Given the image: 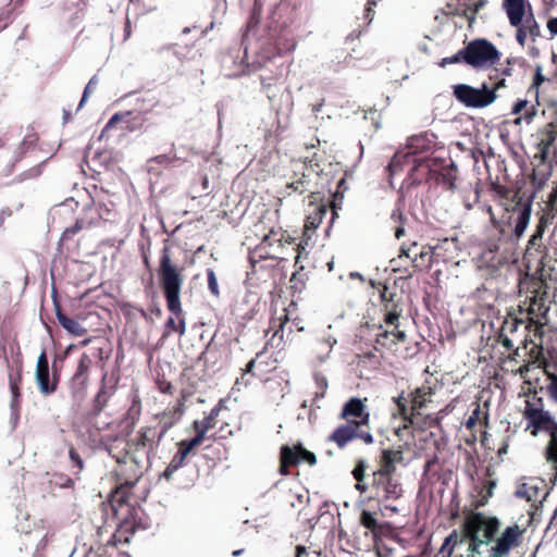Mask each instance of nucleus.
Returning <instances> with one entry per match:
<instances>
[{
	"label": "nucleus",
	"mask_w": 557,
	"mask_h": 557,
	"mask_svg": "<svg viewBox=\"0 0 557 557\" xmlns=\"http://www.w3.org/2000/svg\"><path fill=\"white\" fill-rule=\"evenodd\" d=\"M499 530L498 518L474 511L465 517L460 529L472 555L507 557L512 548L521 544L523 530L518 524L509 525L503 532Z\"/></svg>",
	"instance_id": "f257e3e1"
},
{
	"label": "nucleus",
	"mask_w": 557,
	"mask_h": 557,
	"mask_svg": "<svg viewBox=\"0 0 557 557\" xmlns=\"http://www.w3.org/2000/svg\"><path fill=\"white\" fill-rule=\"evenodd\" d=\"M549 383L546 386L548 396L557 404V375L547 373ZM544 400L534 392L525 400L523 417L528 421V428H532L531 434L536 436L539 432L548 434L549 440L545 447V458L550 463L557 478V421L548 410H545Z\"/></svg>",
	"instance_id": "f03ea898"
},
{
	"label": "nucleus",
	"mask_w": 557,
	"mask_h": 557,
	"mask_svg": "<svg viewBox=\"0 0 557 557\" xmlns=\"http://www.w3.org/2000/svg\"><path fill=\"white\" fill-rule=\"evenodd\" d=\"M509 213L507 222L504 221L498 235H493L486 242L487 249L483 258L496 264L503 263L505 255L511 252L518 240L524 234L531 219V201H518L512 208L506 209Z\"/></svg>",
	"instance_id": "7ed1b4c3"
},
{
	"label": "nucleus",
	"mask_w": 557,
	"mask_h": 557,
	"mask_svg": "<svg viewBox=\"0 0 557 557\" xmlns=\"http://www.w3.org/2000/svg\"><path fill=\"white\" fill-rule=\"evenodd\" d=\"M367 398L351 397L342 408L339 419L346 423L338 425L329 436V441L339 449L345 448L354 440H360L367 445L374 442L370 430V412L366 405Z\"/></svg>",
	"instance_id": "20e7f679"
},
{
	"label": "nucleus",
	"mask_w": 557,
	"mask_h": 557,
	"mask_svg": "<svg viewBox=\"0 0 557 557\" xmlns=\"http://www.w3.org/2000/svg\"><path fill=\"white\" fill-rule=\"evenodd\" d=\"M159 276L162 292L164 295L166 309L171 315L165 322L168 331L184 335L186 332V313L181 302V287L183 275L172 264L168 249H164L160 258Z\"/></svg>",
	"instance_id": "39448f33"
},
{
	"label": "nucleus",
	"mask_w": 557,
	"mask_h": 557,
	"mask_svg": "<svg viewBox=\"0 0 557 557\" xmlns=\"http://www.w3.org/2000/svg\"><path fill=\"white\" fill-rule=\"evenodd\" d=\"M436 388L437 381L426 379L421 386L413 388L408 394L401 392L397 397L393 398L394 404L397 406V413L393 416H398L404 421V425L396 430V435L399 436L403 430H409L416 425L417 418L433 401Z\"/></svg>",
	"instance_id": "423d86ee"
},
{
	"label": "nucleus",
	"mask_w": 557,
	"mask_h": 557,
	"mask_svg": "<svg viewBox=\"0 0 557 557\" xmlns=\"http://www.w3.org/2000/svg\"><path fill=\"white\" fill-rule=\"evenodd\" d=\"M139 482V474L134 479H125L121 481L115 487L116 500L119 508L115 509V515L119 516L121 511H125L117 523V530L113 539L109 542L110 544L115 541L114 546L120 543H128L129 535H134L139 529V518L137 515V506H139V498H135L134 503H131L133 496V490Z\"/></svg>",
	"instance_id": "0eeeda50"
},
{
	"label": "nucleus",
	"mask_w": 557,
	"mask_h": 557,
	"mask_svg": "<svg viewBox=\"0 0 557 557\" xmlns=\"http://www.w3.org/2000/svg\"><path fill=\"white\" fill-rule=\"evenodd\" d=\"M133 406L128 409L124 419L121 421L119 425V434L110 438L114 442H124L125 445L122 449L124 451V456L121 457L113 455V447L107 443H103V440L101 441V443L103 444L104 449L114 458H116L119 463H126L127 460L129 459L135 466H139V458L137 456V450L139 446V432L132 441L127 440V437H129L134 432L136 420L139 419L138 389L133 386Z\"/></svg>",
	"instance_id": "6e6552de"
},
{
	"label": "nucleus",
	"mask_w": 557,
	"mask_h": 557,
	"mask_svg": "<svg viewBox=\"0 0 557 557\" xmlns=\"http://www.w3.org/2000/svg\"><path fill=\"white\" fill-rule=\"evenodd\" d=\"M499 60L496 47L484 38H476L460 49L451 57L443 58L438 63L441 67L448 64L465 63L473 69H482L492 65Z\"/></svg>",
	"instance_id": "1a4fd4ad"
},
{
	"label": "nucleus",
	"mask_w": 557,
	"mask_h": 557,
	"mask_svg": "<svg viewBox=\"0 0 557 557\" xmlns=\"http://www.w3.org/2000/svg\"><path fill=\"white\" fill-rule=\"evenodd\" d=\"M119 307L121 313L126 320L123 333L119 337L115 358L116 364L122 368L134 363L139 354V342L136 323V310H138V308L128 301H121Z\"/></svg>",
	"instance_id": "9d476101"
},
{
	"label": "nucleus",
	"mask_w": 557,
	"mask_h": 557,
	"mask_svg": "<svg viewBox=\"0 0 557 557\" xmlns=\"http://www.w3.org/2000/svg\"><path fill=\"white\" fill-rule=\"evenodd\" d=\"M556 218L557 198H554V196L549 195L545 208L540 213L535 231L530 237L525 249V258L529 260V262L533 259H536L539 263V270L541 271V276H544L545 268L547 267V249L543 244V235L546 228L553 224Z\"/></svg>",
	"instance_id": "9b49d317"
},
{
	"label": "nucleus",
	"mask_w": 557,
	"mask_h": 557,
	"mask_svg": "<svg viewBox=\"0 0 557 557\" xmlns=\"http://www.w3.org/2000/svg\"><path fill=\"white\" fill-rule=\"evenodd\" d=\"M289 321L288 310L286 307H282L280 310L276 307H272L271 309V318L270 325L267 330V334L269 332H273L270 339L265 343L264 349L256 355V358L251 359L243 370L242 376L236 380L235 385L244 384L245 386L250 384V380L246 379V375L250 374L251 376H260L257 372H255V368L259 363L258 360L263 355L264 350L269 347L271 348H280L283 344V329L284 325Z\"/></svg>",
	"instance_id": "f8f14e48"
},
{
	"label": "nucleus",
	"mask_w": 557,
	"mask_h": 557,
	"mask_svg": "<svg viewBox=\"0 0 557 557\" xmlns=\"http://www.w3.org/2000/svg\"><path fill=\"white\" fill-rule=\"evenodd\" d=\"M368 491L370 492V498L379 504H384L386 509H392L389 503L399 499L404 493L401 483L394 474L377 471L372 472Z\"/></svg>",
	"instance_id": "ddd939ff"
},
{
	"label": "nucleus",
	"mask_w": 557,
	"mask_h": 557,
	"mask_svg": "<svg viewBox=\"0 0 557 557\" xmlns=\"http://www.w3.org/2000/svg\"><path fill=\"white\" fill-rule=\"evenodd\" d=\"M309 211L304 225L302 237L300 242L296 245V262L300 258L301 252L309 246L315 230L321 224L324 215L327 213V203L322 201V197L320 193L312 191L309 195Z\"/></svg>",
	"instance_id": "4468645a"
},
{
	"label": "nucleus",
	"mask_w": 557,
	"mask_h": 557,
	"mask_svg": "<svg viewBox=\"0 0 557 557\" xmlns=\"http://www.w3.org/2000/svg\"><path fill=\"white\" fill-rule=\"evenodd\" d=\"M536 139V153L533 156L536 165L557 162V117L537 131Z\"/></svg>",
	"instance_id": "2eb2a0df"
},
{
	"label": "nucleus",
	"mask_w": 557,
	"mask_h": 557,
	"mask_svg": "<svg viewBox=\"0 0 557 557\" xmlns=\"http://www.w3.org/2000/svg\"><path fill=\"white\" fill-rule=\"evenodd\" d=\"M453 95L458 102L473 109L485 108L497 98L494 90H490L486 84H482L480 88L467 84H457L453 86Z\"/></svg>",
	"instance_id": "dca6fc26"
},
{
	"label": "nucleus",
	"mask_w": 557,
	"mask_h": 557,
	"mask_svg": "<svg viewBox=\"0 0 557 557\" xmlns=\"http://www.w3.org/2000/svg\"><path fill=\"white\" fill-rule=\"evenodd\" d=\"M546 289V284L541 280L537 287L532 292L533 295L530 297V304L527 310L529 323L524 325V331L531 325H534L535 331H539L540 327L548 323L547 313L549 307L547 306L548 293Z\"/></svg>",
	"instance_id": "f3484780"
},
{
	"label": "nucleus",
	"mask_w": 557,
	"mask_h": 557,
	"mask_svg": "<svg viewBox=\"0 0 557 557\" xmlns=\"http://www.w3.org/2000/svg\"><path fill=\"white\" fill-rule=\"evenodd\" d=\"M527 325L522 319L513 315H509L503 322L500 330L497 335V343L500 344L507 351H512L509 357L516 360L519 356V348H515V341H519L523 344L524 348L528 347L527 336L521 338V334L518 335L519 327Z\"/></svg>",
	"instance_id": "a211bd4d"
},
{
	"label": "nucleus",
	"mask_w": 557,
	"mask_h": 557,
	"mask_svg": "<svg viewBox=\"0 0 557 557\" xmlns=\"http://www.w3.org/2000/svg\"><path fill=\"white\" fill-rule=\"evenodd\" d=\"M300 462H306L309 466L317 463V457L312 451L307 450L302 444L298 443L293 446L283 445L280 450V468L278 472L282 475L289 474V468L296 467Z\"/></svg>",
	"instance_id": "6ab92c4d"
},
{
	"label": "nucleus",
	"mask_w": 557,
	"mask_h": 557,
	"mask_svg": "<svg viewBox=\"0 0 557 557\" xmlns=\"http://www.w3.org/2000/svg\"><path fill=\"white\" fill-rule=\"evenodd\" d=\"M90 364V357L86 352H84L79 357L75 373L73 374L69 382L71 396L75 404H81L87 395Z\"/></svg>",
	"instance_id": "aec40b11"
},
{
	"label": "nucleus",
	"mask_w": 557,
	"mask_h": 557,
	"mask_svg": "<svg viewBox=\"0 0 557 557\" xmlns=\"http://www.w3.org/2000/svg\"><path fill=\"white\" fill-rule=\"evenodd\" d=\"M114 127H117L120 131L119 138L121 143L129 134H135L134 139H136L138 137L136 132L139 129V111L125 110L113 113L106 123L104 131H110Z\"/></svg>",
	"instance_id": "412c9836"
},
{
	"label": "nucleus",
	"mask_w": 557,
	"mask_h": 557,
	"mask_svg": "<svg viewBox=\"0 0 557 557\" xmlns=\"http://www.w3.org/2000/svg\"><path fill=\"white\" fill-rule=\"evenodd\" d=\"M386 326L392 329L389 330L385 329L383 325H379L377 333L375 335L376 345L394 354H401L403 346L407 341L406 333L399 330V322L395 323V325Z\"/></svg>",
	"instance_id": "4be33fe9"
},
{
	"label": "nucleus",
	"mask_w": 557,
	"mask_h": 557,
	"mask_svg": "<svg viewBox=\"0 0 557 557\" xmlns=\"http://www.w3.org/2000/svg\"><path fill=\"white\" fill-rule=\"evenodd\" d=\"M243 44H245V55L247 57L248 50L256 47H262L263 50L260 57L264 60L274 58L277 54H282L284 51H289L295 47L293 42L290 46L282 49L278 47V40L285 39V37H244Z\"/></svg>",
	"instance_id": "5701e85b"
},
{
	"label": "nucleus",
	"mask_w": 557,
	"mask_h": 557,
	"mask_svg": "<svg viewBox=\"0 0 557 557\" xmlns=\"http://www.w3.org/2000/svg\"><path fill=\"white\" fill-rule=\"evenodd\" d=\"M436 172V158H417L408 173L410 186H418L422 183H431Z\"/></svg>",
	"instance_id": "b1692460"
},
{
	"label": "nucleus",
	"mask_w": 557,
	"mask_h": 557,
	"mask_svg": "<svg viewBox=\"0 0 557 557\" xmlns=\"http://www.w3.org/2000/svg\"><path fill=\"white\" fill-rule=\"evenodd\" d=\"M405 445L395 447L382 448L377 457V469L375 471L394 474L397 470V465H405Z\"/></svg>",
	"instance_id": "393cba45"
},
{
	"label": "nucleus",
	"mask_w": 557,
	"mask_h": 557,
	"mask_svg": "<svg viewBox=\"0 0 557 557\" xmlns=\"http://www.w3.org/2000/svg\"><path fill=\"white\" fill-rule=\"evenodd\" d=\"M223 399H221L216 406H214L210 413L205 417L202 420H195L193 422V429L196 432V435L190 438L189 441L195 444L197 447L200 446L203 441L206 440L207 433L215 428L216 425V418L219 417L220 411L223 408Z\"/></svg>",
	"instance_id": "a878e982"
},
{
	"label": "nucleus",
	"mask_w": 557,
	"mask_h": 557,
	"mask_svg": "<svg viewBox=\"0 0 557 557\" xmlns=\"http://www.w3.org/2000/svg\"><path fill=\"white\" fill-rule=\"evenodd\" d=\"M458 168L453 162L445 163L444 160L436 159V172L433 175L432 182L436 186H442L447 190L456 188Z\"/></svg>",
	"instance_id": "bb28decb"
},
{
	"label": "nucleus",
	"mask_w": 557,
	"mask_h": 557,
	"mask_svg": "<svg viewBox=\"0 0 557 557\" xmlns=\"http://www.w3.org/2000/svg\"><path fill=\"white\" fill-rule=\"evenodd\" d=\"M195 448H197V446L188 440L178 442L177 451L163 471L162 476L168 481L171 480L174 472L184 466L187 456L191 454Z\"/></svg>",
	"instance_id": "cd10ccee"
},
{
	"label": "nucleus",
	"mask_w": 557,
	"mask_h": 557,
	"mask_svg": "<svg viewBox=\"0 0 557 557\" xmlns=\"http://www.w3.org/2000/svg\"><path fill=\"white\" fill-rule=\"evenodd\" d=\"M34 375L38 391L42 396L47 397L57 392L60 379L55 366L53 367V371H50V369L40 372L35 371Z\"/></svg>",
	"instance_id": "c85d7f7f"
},
{
	"label": "nucleus",
	"mask_w": 557,
	"mask_h": 557,
	"mask_svg": "<svg viewBox=\"0 0 557 557\" xmlns=\"http://www.w3.org/2000/svg\"><path fill=\"white\" fill-rule=\"evenodd\" d=\"M52 300H53V309L55 318L59 322V324L70 334L73 336H83L87 333V329L84 327L76 319L67 317L62 308L60 302L58 301L55 297V293H52Z\"/></svg>",
	"instance_id": "c756f323"
},
{
	"label": "nucleus",
	"mask_w": 557,
	"mask_h": 557,
	"mask_svg": "<svg viewBox=\"0 0 557 557\" xmlns=\"http://www.w3.org/2000/svg\"><path fill=\"white\" fill-rule=\"evenodd\" d=\"M524 1L525 0H504V8L506 9L509 22L512 26L517 27L516 35H527L524 27L521 26L525 14Z\"/></svg>",
	"instance_id": "7c9ffc66"
},
{
	"label": "nucleus",
	"mask_w": 557,
	"mask_h": 557,
	"mask_svg": "<svg viewBox=\"0 0 557 557\" xmlns=\"http://www.w3.org/2000/svg\"><path fill=\"white\" fill-rule=\"evenodd\" d=\"M111 396L107 386V373L102 375L101 385L91 400V408L86 412V419L91 422V419H97Z\"/></svg>",
	"instance_id": "2f4dec72"
},
{
	"label": "nucleus",
	"mask_w": 557,
	"mask_h": 557,
	"mask_svg": "<svg viewBox=\"0 0 557 557\" xmlns=\"http://www.w3.org/2000/svg\"><path fill=\"white\" fill-rule=\"evenodd\" d=\"M359 522L363 528H366L372 533L374 540L386 534V532L389 529L387 522H381L377 520L376 512H372L369 510L361 511Z\"/></svg>",
	"instance_id": "473e14b6"
},
{
	"label": "nucleus",
	"mask_w": 557,
	"mask_h": 557,
	"mask_svg": "<svg viewBox=\"0 0 557 557\" xmlns=\"http://www.w3.org/2000/svg\"><path fill=\"white\" fill-rule=\"evenodd\" d=\"M284 237L285 233L281 227L271 226L269 232L263 235L262 242L255 249L253 255H258L259 258H271L272 256L267 251V247H272L275 243L281 245Z\"/></svg>",
	"instance_id": "72a5a7b5"
},
{
	"label": "nucleus",
	"mask_w": 557,
	"mask_h": 557,
	"mask_svg": "<svg viewBox=\"0 0 557 557\" xmlns=\"http://www.w3.org/2000/svg\"><path fill=\"white\" fill-rule=\"evenodd\" d=\"M412 162H414V157L412 153L398 151L396 152L391 162L388 163L386 170L388 171L389 177L403 172L406 166H412Z\"/></svg>",
	"instance_id": "f704fd0d"
},
{
	"label": "nucleus",
	"mask_w": 557,
	"mask_h": 557,
	"mask_svg": "<svg viewBox=\"0 0 557 557\" xmlns=\"http://www.w3.org/2000/svg\"><path fill=\"white\" fill-rule=\"evenodd\" d=\"M382 306L384 311L383 321L386 325H395V323L399 322L403 313L401 297L386 301Z\"/></svg>",
	"instance_id": "c9c22d12"
},
{
	"label": "nucleus",
	"mask_w": 557,
	"mask_h": 557,
	"mask_svg": "<svg viewBox=\"0 0 557 557\" xmlns=\"http://www.w3.org/2000/svg\"><path fill=\"white\" fill-rule=\"evenodd\" d=\"M434 248L430 245H422L419 250L418 258L411 261V268L414 273L418 271L429 270L433 264Z\"/></svg>",
	"instance_id": "e433bc0d"
},
{
	"label": "nucleus",
	"mask_w": 557,
	"mask_h": 557,
	"mask_svg": "<svg viewBox=\"0 0 557 557\" xmlns=\"http://www.w3.org/2000/svg\"><path fill=\"white\" fill-rule=\"evenodd\" d=\"M511 113L516 115L522 114L515 120V124H520L522 120L530 123L532 119L535 116L536 110L534 106L529 104L528 100L519 99L518 101L515 102Z\"/></svg>",
	"instance_id": "4c0bfd02"
},
{
	"label": "nucleus",
	"mask_w": 557,
	"mask_h": 557,
	"mask_svg": "<svg viewBox=\"0 0 557 557\" xmlns=\"http://www.w3.org/2000/svg\"><path fill=\"white\" fill-rule=\"evenodd\" d=\"M432 146L433 141L429 138L428 134L416 135L408 139V149L413 157L430 150Z\"/></svg>",
	"instance_id": "58836bf2"
},
{
	"label": "nucleus",
	"mask_w": 557,
	"mask_h": 557,
	"mask_svg": "<svg viewBox=\"0 0 557 557\" xmlns=\"http://www.w3.org/2000/svg\"><path fill=\"white\" fill-rule=\"evenodd\" d=\"M465 541L461 531L453 530L451 533L445 539L442 544L438 556L441 557H450L455 547L459 544H462Z\"/></svg>",
	"instance_id": "ea45409f"
},
{
	"label": "nucleus",
	"mask_w": 557,
	"mask_h": 557,
	"mask_svg": "<svg viewBox=\"0 0 557 557\" xmlns=\"http://www.w3.org/2000/svg\"><path fill=\"white\" fill-rule=\"evenodd\" d=\"M391 267L394 272L400 273V278H410L414 274V270L411 268V262H409L400 251L397 258H393L391 260Z\"/></svg>",
	"instance_id": "a19ab883"
},
{
	"label": "nucleus",
	"mask_w": 557,
	"mask_h": 557,
	"mask_svg": "<svg viewBox=\"0 0 557 557\" xmlns=\"http://www.w3.org/2000/svg\"><path fill=\"white\" fill-rule=\"evenodd\" d=\"M367 469V461L364 459H359L351 471V474L357 482L356 490H358L360 493L367 492L369 487V484L364 483Z\"/></svg>",
	"instance_id": "79ce46f5"
},
{
	"label": "nucleus",
	"mask_w": 557,
	"mask_h": 557,
	"mask_svg": "<svg viewBox=\"0 0 557 557\" xmlns=\"http://www.w3.org/2000/svg\"><path fill=\"white\" fill-rule=\"evenodd\" d=\"M168 428L165 425L158 428H146L141 432V446L149 444L152 447L153 444L158 445L162 436L165 434Z\"/></svg>",
	"instance_id": "37998d69"
},
{
	"label": "nucleus",
	"mask_w": 557,
	"mask_h": 557,
	"mask_svg": "<svg viewBox=\"0 0 557 557\" xmlns=\"http://www.w3.org/2000/svg\"><path fill=\"white\" fill-rule=\"evenodd\" d=\"M532 344V347L530 348L528 355H529V362L532 364H536L539 368H544L546 370L547 367V360L544 357V349L543 346L540 344H534L532 341L530 342ZM547 373V371H545Z\"/></svg>",
	"instance_id": "c03bdc74"
},
{
	"label": "nucleus",
	"mask_w": 557,
	"mask_h": 557,
	"mask_svg": "<svg viewBox=\"0 0 557 557\" xmlns=\"http://www.w3.org/2000/svg\"><path fill=\"white\" fill-rule=\"evenodd\" d=\"M38 141V137L36 135H27L20 143L18 147L15 149L13 157L15 158V162L22 161L24 156L29 149H33Z\"/></svg>",
	"instance_id": "a18cd8bd"
},
{
	"label": "nucleus",
	"mask_w": 557,
	"mask_h": 557,
	"mask_svg": "<svg viewBox=\"0 0 557 557\" xmlns=\"http://www.w3.org/2000/svg\"><path fill=\"white\" fill-rule=\"evenodd\" d=\"M309 176H310L309 174L302 173L300 177L288 183L286 185V188L292 189L294 193H298L300 195L306 191H310V194H311L312 190H311V182L309 180Z\"/></svg>",
	"instance_id": "49530a36"
},
{
	"label": "nucleus",
	"mask_w": 557,
	"mask_h": 557,
	"mask_svg": "<svg viewBox=\"0 0 557 557\" xmlns=\"http://www.w3.org/2000/svg\"><path fill=\"white\" fill-rule=\"evenodd\" d=\"M420 247L421 246L417 242H410L409 244L403 243L399 251L409 260V262H411L414 258H418Z\"/></svg>",
	"instance_id": "de8ad7c7"
},
{
	"label": "nucleus",
	"mask_w": 557,
	"mask_h": 557,
	"mask_svg": "<svg viewBox=\"0 0 557 557\" xmlns=\"http://www.w3.org/2000/svg\"><path fill=\"white\" fill-rule=\"evenodd\" d=\"M85 226V220L84 219H76L75 223L69 227H66L62 234H61V237H60V242H63V240H69L71 239L74 235H76L81 230H83Z\"/></svg>",
	"instance_id": "09e8293b"
},
{
	"label": "nucleus",
	"mask_w": 557,
	"mask_h": 557,
	"mask_svg": "<svg viewBox=\"0 0 557 557\" xmlns=\"http://www.w3.org/2000/svg\"><path fill=\"white\" fill-rule=\"evenodd\" d=\"M46 161H42L38 165L32 166L30 169L20 173L16 177V182L22 183L26 180L38 177L42 173Z\"/></svg>",
	"instance_id": "8fccbe9b"
},
{
	"label": "nucleus",
	"mask_w": 557,
	"mask_h": 557,
	"mask_svg": "<svg viewBox=\"0 0 557 557\" xmlns=\"http://www.w3.org/2000/svg\"><path fill=\"white\" fill-rule=\"evenodd\" d=\"M97 84H98V75L95 74L94 76H91V78L86 84L76 111H79L86 104V102L89 99L91 90L97 86Z\"/></svg>",
	"instance_id": "3c124183"
},
{
	"label": "nucleus",
	"mask_w": 557,
	"mask_h": 557,
	"mask_svg": "<svg viewBox=\"0 0 557 557\" xmlns=\"http://www.w3.org/2000/svg\"><path fill=\"white\" fill-rule=\"evenodd\" d=\"M391 219L398 223V225L394 230L395 237L397 239L401 238L405 235V227L403 225V221L405 220L403 211L400 209L393 210L391 214Z\"/></svg>",
	"instance_id": "603ef678"
},
{
	"label": "nucleus",
	"mask_w": 557,
	"mask_h": 557,
	"mask_svg": "<svg viewBox=\"0 0 557 557\" xmlns=\"http://www.w3.org/2000/svg\"><path fill=\"white\" fill-rule=\"evenodd\" d=\"M474 406L475 408L472 410L471 414L465 422V426L470 431H473L475 425L479 423L482 414L481 404L476 401L474 403Z\"/></svg>",
	"instance_id": "864d4df0"
},
{
	"label": "nucleus",
	"mask_w": 557,
	"mask_h": 557,
	"mask_svg": "<svg viewBox=\"0 0 557 557\" xmlns=\"http://www.w3.org/2000/svg\"><path fill=\"white\" fill-rule=\"evenodd\" d=\"M215 28V21L211 20L206 26L195 24L193 26H186L182 30V35H188L191 32H200L201 35H206L209 30Z\"/></svg>",
	"instance_id": "5fc2aeb1"
},
{
	"label": "nucleus",
	"mask_w": 557,
	"mask_h": 557,
	"mask_svg": "<svg viewBox=\"0 0 557 557\" xmlns=\"http://www.w3.org/2000/svg\"><path fill=\"white\" fill-rule=\"evenodd\" d=\"M545 77L542 74L541 67H536L532 84L529 88V94H533L535 97L539 96V87L545 82Z\"/></svg>",
	"instance_id": "6e6d98bb"
},
{
	"label": "nucleus",
	"mask_w": 557,
	"mask_h": 557,
	"mask_svg": "<svg viewBox=\"0 0 557 557\" xmlns=\"http://www.w3.org/2000/svg\"><path fill=\"white\" fill-rule=\"evenodd\" d=\"M208 288L214 297H220V289L215 272L213 269H207Z\"/></svg>",
	"instance_id": "4d7b16f0"
},
{
	"label": "nucleus",
	"mask_w": 557,
	"mask_h": 557,
	"mask_svg": "<svg viewBox=\"0 0 557 557\" xmlns=\"http://www.w3.org/2000/svg\"><path fill=\"white\" fill-rule=\"evenodd\" d=\"M16 16L13 15L11 10H5L0 13V33L9 28L15 22Z\"/></svg>",
	"instance_id": "13d9d810"
},
{
	"label": "nucleus",
	"mask_w": 557,
	"mask_h": 557,
	"mask_svg": "<svg viewBox=\"0 0 557 557\" xmlns=\"http://www.w3.org/2000/svg\"><path fill=\"white\" fill-rule=\"evenodd\" d=\"M398 297L400 296L397 294L395 288H389L388 286L383 285L382 288L380 289V298L382 304L389 300H394L395 298Z\"/></svg>",
	"instance_id": "bf43d9fd"
},
{
	"label": "nucleus",
	"mask_w": 557,
	"mask_h": 557,
	"mask_svg": "<svg viewBox=\"0 0 557 557\" xmlns=\"http://www.w3.org/2000/svg\"><path fill=\"white\" fill-rule=\"evenodd\" d=\"M50 369L49 360L47 357V350L45 347L41 348L39 356L37 357L35 371H42Z\"/></svg>",
	"instance_id": "052dcab7"
},
{
	"label": "nucleus",
	"mask_w": 557,
	"mask_h": 557,
	"mask_svg": "<svg viewBox=\"0 0 557 557\" xmlns=\"http://www.w3.org/2000/svg\"><path fill=\"white\" fill-rule=\"evenodd\" d=\"M89 424V433L91 436H96L100 434V432L111 425L110 422L99 423L96 419H91V422L87 420Z\"/></svg>",
	"instance_id": "680f3d73"
},
{
	"label": "nucleus",
	"mask_w": 557,
	"mask_h": 557,
	"mask_svg": "<svg viewBox=\"0 0 557 557\" xmlns=\"http://www.w3.org/2000/svg\"><path fill=\"white\" fill-rule=\"evenodd\" d=\"M69 459L74 467L78 468L79 470L84 469V460L74 447H70L69 449Z\"/></svg>",
	"instance_id": "e2e57ef3"
},
{
	"label": "nucleus",
	"mask_w": 557,
	"mask_h": 557,
	"mask_svg": "<svg viewBox=\"0 0 557 557\" xmlns=\"http://www.w3.org/2000/svg\"><path fill=\"white\" fill-rule=\"evenodd\" d=\"M22 373L21 371L16 374L9 375V387L10 392H21Z\"/></svg>",
	"instance_id": "0e129e2a"
},
{
	"label": "nucleus",
	"mask_w": 557,
	"mask_h": 557,
	"mask_svg": "<svg viewBox=\"0 0 557 557\" xmlns=\"http://www.w3.org/2000/svg\"><path fill=\"white\" fill-rule=\"evenodd\" d=\"M21 397V392H11L10 409L12 411V416L20 410Z\"/></svg>",
	"instance_id": "69168bd1"
},
{
	"label": "nucleus",
	"mask_w": 557,
	"mask_h": 557,
	"mask_svg": "<svg viewBox=\"0 0 557 557\" xmlns=\"http://www.w3.org/2000/svg\"><path fill=\"white\" fill-rule=\"evenodd\" d=\"M463 5L468 8L471 11L478 12L481 10L485 4L486 0H462Z\"/></svg>",
	"instance_id": "338daca9"
},
{
	"label": "nucleus",
	"mask_w": 557,
	"mask_h": 557,
	"mask_svg": "<svg viewBox=\"0 0 557 557\" xmlns=\"http://www.w3.org/2000/svg\"><path fill=\"white\" fill-rule=\"evenodd\" d=\"M525 24L529 28V35H540V26L532 15L525 20Z\"/></svg>",
	"instance_id": "774afa93"
}]
</instances>
